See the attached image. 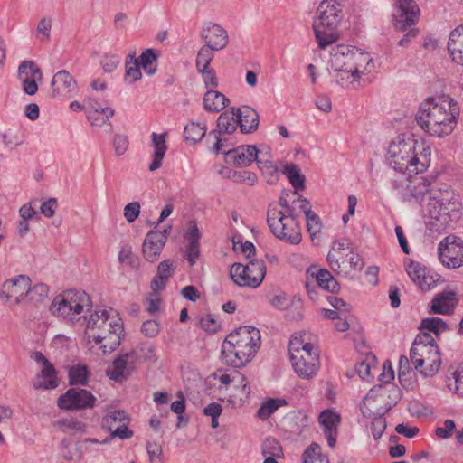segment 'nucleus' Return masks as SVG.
<instances>
[{
  "instance_id": "bf43d9fd",
  "label": "nucleus",
  "mask_w": 463,
  "mask_h": 463,
  "mask_svg": "<svg viewBox=\"0 0 463 463\" xmlns=\"http://www.w3.org/2000/svg\"><path fill=\"white\" fill-rule=\"evenodd\" d=\"M150 463H162V447L155 441H147L146 445Z\"/></svg>"
},
{
  "instance_id": "052dcab7",
  "label": "nucleus",
  "mask_w": 463,
  "mask_h": 463,
  "mask_svg": "<svg viewBox=\"0 0 463 463\" xmlns=\"http://www.w3.org/2000/svg\"><path fill=\"white\" fill-rule=\"evenodd\" d=\"M113 148L117 156H122L128 148L129 141L126 135L117 134L112 141Z\"/></svg>"
},
{
  "instance_id": "f3484780",
  "label": "nucleus",
  "mask_w": 463,
  "mask_h": 463,
  "mask_svg": "<svg viewBox=\"0 0 463 463\" xmlns=\"http://www.w3.org/2000/svg\"><path fill=\"white\" fill-rule=\"evenodd\" d=\"M19 78L22 80L23 90L33 96L38 90V82L43 80L41 69L32 61H24L18 67Z\"/></svg>"
},
{
  "instance_id": "8fccbe9b",
  "label": "nucleus",
  "mask_w": 463,
  "mask_h": 463,
  "mask_svg": "<svg viewBox=\"0 0 463 463\" xmlns=\"http://www.w3.org/2000/svg\"><path fill=\"white\" fill-rule=\"evenodd\" d=\"M214 52H216V50H213L209 46L203 45L200 48L195 61L197 71L210 69V64L214 57Z\"/></svg>"
},
{
  "instance_id": "ddd939ff",
  "label": "nucleus",
  "mask_w": 463,
  "mask_h": 463,
  "mask_svg": "<svg viewBox=\"0 0 463 463\" xmlns=\"http://www.w3.org/2000/svg\"><path fill=\"white\" fill-rule=\"evenodd\" d=\"M137 362L138 354L135 350L121 352L114 359L111 366L107 369L106 374L116 383L125 382L135 371Z\"/></svg>"
},
{
  "instance_id": "37998d69",
  "label": "nucleus",
  "mask_w": 463,
  "mask_h": 463,
  "mask_svg": "<svg viewBox=\"0 0 463 463\" xmlns=\"http://www.w3.org/2000/svg\"><path fill=\"white\" fill-rule=\"evenodd\" d=\"M137 59L139 60V65L143 68L147 75L152 76L156 73L158 59V55L156 50L146 49Z\"/></svg>"
},
{
  "instance_id": "f03ea898",
  "label": "nucleus",
  "mask_w": 463,
  "mask_h": 463,
  "mask_svg": "<svg viewBox=\"0 0 463 463\" xmlns=\"http://www.w3.org/2000/svg\"><path fill=\"white\" fill-rule=\"evenodd\" d=\"M431 149L423 140L405 135L398 136L387 149L386 159L396 172L419 174L427 170L430 164Z\"/></svg>"
},
{
  "instance_id": "0eeeda50",
  "label": "nucleus",
  "mask_w": 463,
  "mask_h": 463,
  "mask_svg": "<svg viewBox=\"0 0 463 463\" xmlns=\"http://www.w3.org/2000/svg\"><path fill=\"white\" fill-rule=\"evenodd\" d=\"M267 223L271 233L279 240L292 245L302 241L299 221L284 216L282 210L269 205L267 211Z\"/></svg>"
},
{
  "instance_id": "338daca9",
  "label": "nucleus",
  "mask_w": 463,
  "mask_h": 463,
  "mask_svg": "<svg viewBox=\"0 0 463 463\" xmlns=\"http://www.w3.org/2000/svg\"><path fill=\"white\" fill-rule=\"evenodd\" d=\"M202 74L205 87L209 90H213L218 86V80L214 71L210 68L204 71H198Z\"/></svg>"
},
{
  "instance_id": "4468645a",
  "label": "nucleus",
  "mask_w": 463,
  "mask_h": 463,
  "mask_svg": "<svg viewBox=\"0 0 463 463\" xmlns=\"http://www.w3.org/2000/svg\"><path fill=\"white\" fill-rule=\"evenodd\" d=\"M439 346L430 333L422 332L415 337L410 350V359L415 370L423 367V361L430 356V354L439 351Z\"/></svg>"
},
{
  "instance_id": "de8ad7c7",
  "label": "nucleus",
  "mask_w": 463,
  "mask_h": 463,
  "mask_svg": "<svg viewBox=\"0 0 463 463\" xmlns=\"http://www.w3.org/2000/svg\"><path fill=\"white\" fill-rule=\"evenodd\" d=\"M430 182L423 177H419L412 180L410 192V194H411V202H421L425 194L430 191Z\"/></svg>"
},
{
  "instance_id": "6e6552de",
  "label": "nucleus",
  "mask_w": 463,
  "mask_h": 463,
  "mask_svg": "<svg viewBox=\"0 0 463 463\" xmlns=\"http://www.w3.org/2000/svg\"><path fill=\"white\" fill-rule=\"evenodd\" d=\"M230 275L236 285L256 288L265 278L266 264L262 260H253L246 265L234 263L231 267Z\"/></svg>"
},
{
  "instance_id": "5fc2aeb1",
  "label": "nucleus",
  "mask_w": 463,
  "mask_h": 463,
  "mask_svg": "<svg viewBox=\"0 0 463 463\" xmlns=\"http://www.w3.org/2000/svg\"><path fill=\"white\" fill-rule=\"evenodd\" d=\"M262 454L265 456H281L282 447L274 438H267L261 446Z\"/></svg>"
},
{
  "instance_id": "58836bf2",
  "label": "nucleus",
  "mask_w": 463,
  "mask_h": 463,
  "mask_svg": "<svg viewBox=\"0 0 463 463\" xmlns=\"http://www.w3.org/2000/svg\"><path fill=\"white\" fill-rule=\"evenodd\" d=\"M302 463H329L319 444L312 442L302 454Z\"/></svg>"
},
{
  "instance_id": "423d86ee",
  "label": "nucleus",
  "mask_w": 463,
  "mask_h": 463,
  "mask_svg": "<svg viewBox=\"0 0 463 463\" xmlns=\"http://www.w3.org/2000/svg\"><path fill=\"white\" fill-rule=\"evenodd\" d=\"M92 303L90 296L82 290L70 289L55 297L50 306L52 315L73 322L84 311L90 310Z\"/></svg>"
},
{
  "instance_id": "4be33fe9",
  "label": "nucleus",
  "mask_w": 463,
  "mask_h": 463,
  "mask_svg": "<svg viewBox=\"0 0 463 463\" xmlns=\"http://www.w3.org/2000/svg\"><path fill=\"white\" fill-rule=\"evenodd\" d=\"M184 239L188 241L185 252V259L190 266H194L200 256L199 241L201 239V232L194 222H190L187 230L184 234Z\"/></svg>"
},
{
  "instance_id": "aec40b11",
  "label": "nucleus",
  "mask_w": 463,
  "mask_h": 463,
  "mask_svg": "<svg viewBox=\"0 0 463 463\" xmlns=\"http://www.w3.org/2000/svg\"><path fill=\"white\" fill-rule=\"evenodd\" d=\"M354 46L337 44L330 52V65L335 71L350 74L352 71Z\"/></svg>"
},
{
  "instance_id": "4c0bfd02",
  "label": "nucleus",
  "mask_w": 463,
  "mask_h": 463,
  "mask_svg": "<svg viewBox=\"0 0 463 463\" xmlns=\"http://www.w3.org/2000/svg\"><path fill=\"white\" fill-rule=\"evenodd\" d=\"M406 272L411 279L422 289L425 288V286L427 288H429L425 276L426 269L420 262L411 260L406 266Z\"/></svg>"
},
{
  "instance_id": "69168bd1",
  "label": "nucleus",
  "mask_w": 463,
  "mask_h": 463,
  "mask_svg": "<svg viewBox=\"0 0 463 463\" xmlns=\"http://www.w3.org/2000/svg\"><path fill=\"white\" fill-rule=\"evenodd\" d=\"M456 429V424L452 420H446L443 422V425L438 427L435 430V433L438 437L441 439H449L452 436L453 431Z\"/></svg>"
},
{
  "instance_id": "0e129e2a",
  "label": "nucleus",
  "mask_w": 463,
  "mask_h": 463,
  "mask_svg": "<svg viewBox=\"0 0 463 463\" xmlns=\"http://www.w3.org/2000/svg\"><path fill=\"white\" fill-rule=\"evenodd\" d=\"M386 429V420L383 416L376 417L371 424V432L375 440L379 439Z\"/></svg>"
},
{
  "instance_id": "e2e57ef3",
  "label": "nucleus",
  "mask_w": 463,
  "mask_h": 463,
  "mask_svg": "<svg viewBox=\"0 0 463 463\" xmlns=\"http://www.w3.org/2000/svg\"><path fill=\"white\" fill-rule=\"evenodd\" d=\"M140 214V204L138 202H132L124 207V217L128 222H134Z\"/></svg>"
},
{
  "instance_id": "6ab92c4d",
  "label": "nucleus",
  "mask_w": 463,
  "mask_h": 463,
  "mask_svg": "<svg viewBox=\"0 0 463 463\" xmlns=\"http://www.w3.org/2000/svg\"><path fill=\"white\" fill-rule=\"evenodd\" d=\"M420 8L414 0H398V14L394 15V26L405 31L419 20Z\"/></svg>"
},
{
  "instance_id": "f8f14e48",
  "label": "nucleus",
  "mask_w": 463,
  "mask_h": 463,
  "mask_svg": "<svg viewBox=\"0 0 463 463\" xmlns=\"http://www.w3.org/2000/svg\"><path fill=\"white\" fill-rule=\"evenodd\" d=\"M439 258L443 265L457 269L463 265V240L449 235L439 244Z\"/></svg>"
},
{
  "instance_id": "c03bdc74",
  "label": "nucleus",
  "mask_w": 463,
  "mask_h": 463,
  "mask_svg": "<svg viewBox=\"0 0 463 463\" xmlns=\"http://www.w3.org/2000/svg\"><path fill=\"white\" fill-rule=\"evenodd\" d=\"M412 180L407 176L392 180V188L403 202H411V186Z\"/></svg>"
},
{
  "instance_id": "6e6d98bb",
  "label": "nucleus",
  "mask_w": 463,
  "mask_h": 463,
  "mask_svg": "<svg viewBox=\"0 0 463 463\" xmlns=\"http://www.w3.org/2000/svg\"><path fill=\"white\" fill-rule=\"evenodd\" d=\"M306 221L307 231L311 239L314 240L315 236L321 232L323 223L320 220V217L314 212L308 213V215L306 217Z\"/></svg>"
},
{
  "instance_id": "f704fd0d",
  "label": "nucleus",
  "mask_w": 463,
  "mask_h": 463,
  "mask_svg": "<svg viewBox=\"0 0 463 463\" xmlns=\"http://www.w3.org/2000/svg\"><path fill=\"white\" fill-rule=\"evenodd\" d=\"M237 118L233 113H222L217 119V128L209 133L210 136L217 137V134H232L238 127Z\"/></svg>"
},
{
  "instance_id": "473e14b6",
  "label": "nucleus",
  "mask_w": 463,
  "mask_h": 463,
  "mask_svg": "<svg viewBox=\"0 0 463 463\" xmlns=\"http://www.w3.org/2000/svg\"><path fill=\"white\" fill-rule=\"evenodd\" d=\"M229 104L228 98L222 92L209 90L203 96V108L210 112H219Z\"/></svg>"
},
{
  "instance_id": "603ef678",
  "label": "nucleus",
  "mask_w": 463,
  "mask_h": 463,
  "mask_svg": "<svg viewBox=\"0 0 463 463\" xmlns=\"http://www.w3.org/2000/svg\"><path fill=\"white\" fill-rule=\"evenodd\" d=\"M118 261L122 264L129 266L133 269H138L140 266L139 258L135 255L131 248L123 247L118 253Z\"/></svg>"
},
{
  "instance_id": "e433bc0d",
  "label": "nucleus",
  "mask_w": 463,
  "mask_h": 463,
  "mask_svg": "<svg viewBox=\"0 0 463 463\" xmlns=\"http://www.w3.org/2000/svg\"><path fill=\"white\" fill-rule=\"evenodd\" d=\"M373 61L370 54L368 52H363L362 50L354 47V59L352 66V71L350 76L353 80H357L360 78V74L364 72V71L367 70V67Z\"/></svg>"
},
{
  "instance_id": "b1692460",
  "label": "nucleus",
  "mask_w": 463,
  "mask_h": 463,
  "mask_svg": "<svg viewBox=\"0 0 463 463\" xmlns=\"http://www.w3.org/2000/svg\"><path fill=\"white\" fill-rule=\"evenodd\" d=\"M233 115L236 116L238 125L242 133L255 131L259 125V115L255 109L249 106L241 109L232 108Z\"/></svg>"
},
{
  "instance_id": "c756f323",
  "label": "nucleus",
  "mask_w": 463,
  "mask_h": 463,
  "mask_svg": "<svg viewBox=\"0 0 463 463\" xmlns=\"http://www.w3.org/2000/svg\"><path fill=\"white\" fill-rule=\"evenodd\" d=\"M57 372L54 366L49 363L43 365L41 373L37 375L33 384L35 389H54L58 386Z\"/></svg>"
},
{
  "instance_id": "1a4fd4ad",
  "label": "nucleus",
  "mask_w": 463,
  "mask_h": 463,
  "mask_svg": "<svg viewBox=\"0 0 463 463\" xmlns=\"http://www.w3.org/2000/svg\"><path fill=\"white\" fill-rule=\"evenodd\" d=\"M461 203L455 197L442 198L433 203L429 210L430 217L439 222L442 229L451 228L461 216Z\"/></svg>"
},
{
  "instance_id": "ea45409f",
  "label": "nucleus",
  "mask_w": 463,
  "mask_h": 463,
  "mask_svg": "<svg viewBox=\"0 0 463 463\" xmlns=\"http://www.w3.org/2000/svg\"><path fill=\"white\" fill-rule=\"evenodd\" d=\"M139 60L135 57V54H128L125 62V80L132 84L139 80L142 77L140 71Z\"/></svg>"
},
{
  "instance_id": "2f4dec72",
  "label": "nucleus",
  "mask_w": 463,
  "mask_h": 463,
  "mask_svg": "<svg viewBox=\"0 0 463 463\" xmlns=\"http://www.w3.org/2000/svg\"><path fill=\"white\" fill-rule=\"evenodd\" d=\"M152 142L155 150L153 154V161L149 165V170L155 171L161 167L163 158L167 149L165 144V134L152 133Z\"/></svg>"
},
{
  "instance_id": "09e8293b",
  "label": "nucleus",
  "mask_w": 463,
  "mask_h": 463,
  "mask_svg": "<svg viewBox=\"0 0 463 463\" xmlns=\"http://www.w3.org/2000/svg\"><path fill=\"white\" fill-rule=\"evenodd\" d=\"M89 371L86 365L78 364L69 369V383L71 385H86Z\"/></svg>"
},
{
  "instance_id": "13d9d810",
  "label": "nucleus",
  "mask_w": 463,
  "mask_h": 463,
  "mask_svg": "<svg viewBox=\"0 0 463 463\" xmlns=\"http://www.w3.org/2000/svg\"><path fill=\"white\" fill-rule=\"evenodd\" d=\"M52 19L43 17L40 20L36 29V37L41 42H46L50 39V31L52 28Z\"/></svg>"
},
{
  "instance_id": "20e7f679",
  "label": "nucleus",
  "mask_w": 463,
  "mask_h": 463,
  "mask_svg": "<svg viewBox=\"0 0 463 463\" xmlns=\"http://www.w3.org/2000/svg\"><path fill=\"white\" fill-rule=\"evenodd\" d=\"M342 5L337 0H323L317 10V19L313 24L318 46L326 49L338 39L336 28L341 21Z\"/></svg>"
},
{
  "instance_id": "72a5a7b5",
  "label": "nucleus",
  "mask_w": 463,
  "mask_h": 463,
  "mask_svg": "<svg viewBox=\"0 0 463 463\" xmlns=\"http://www.w3.org/2000/svg\"><path fill=\"white\" fill-rule=\"evenodd\" d=\"M311 276L315 277L316 282L322 289L331 293H337L340 290L338 281L326 269H318L316 272H311Z\"/></svg>"
},
{
  "instance_id": "c85d7f7f",
  "label": "nucleus",
  "mask_w": 463,
  "mask_h": 463,
  "mask_svg": "<svg viewBox=\"0 0 463 463\" xmlns=\"http://www.w3.org/2000/svg\"><path fill=\"white\" fill-rule=\"evenodd\" d=\"M53 95H66L76 90V81L65 70L58 71L52 80Z\"/></svg>"
},
{
  "instance_id": "c9c22d12",
  "label": "nucleus",
  "mask_w": 463,
  "mask_h": 463,
  "mask_svg": "<svg viewBox=\"0 0 463 463\" xmlns=\"http://www.w3.org/2000/svg\"><path fill=\"white\" fill-rule=\"evenodd\" d=\"M282 173L286 175L291 185L295 188L294 195L298 191L305 189L306 177L300 173L299 168L293 163H287L282 169Z\"/></svg>"
},
{
  "instance_id": "864d4df0",
  "label": "nucleus",
  "mask_w": 463,
  "mask_h": 463,
  "mask_svg": "<svg viewBox=\"0 0 463 463\" xmlns=\"http://www.w3.org/2000/svg\"><path fill=\"white\" fill-rule=\"evenodd\" d=\"M288 194H282L279 199V204L283 209L282 214L298 220V212L297 204H293V200H288Z\"/></svg>"
},
{
  "instance_id": "79ce46f5",
  "label": "nucleus",
  "mask_w": 463,
  "mask_h": 463,
  "mask_svg": "<svg viewBox=\"0 0 463 463\" xmlns=\"http://www.w3.org/2000/svg\"><path fill=\"white\" fill-rule=\"evenodd\" d=\"M206 131L205 123L190 122L184 127V137L186 141L195 144L205 136Z\"/></svg>"
},
{
  "instance_id": "774afa93",
  "label": "nucleus",
  "mask_w": 463,
  "mask_h": 463,
  "mask_svg": "<svg viewBox=\"0 0 463 463\" xmlns=\"http://www.w3.org/2000/svg\"><path fill=\"white\" fill-rule=\"evenodd\" d=\"M454 385H455V392L463 397V366H458L457 370L452 373Z\"/></svg>"
},
{
  "instance_id": "a19ab883",
  "label": "nucleus",
  "mask_w": 463,
  "mask_h": 463,
  "mask_svg": "<svg viewBox=\"0 0 463 463\" xmlns=\"http://www.w3.org/2000/svg\"><path fill=\"white\" fill-rule=\"evenodd\" d=\"M441 365L440 352L435 351L423 361V367L418 370L424 377H432L438 373Z\"/></svg>"
},
{
  "instance_id": "bb28decb",
  "label": "nucleus",
  "mask_w": 463,
  "mask_h": 463,
  "mask_svg": "<svg viewBox=\"0 0 463 463\" xmlns=\"http://www.w3.org/2000/svg\"><path fill=\"white\" fill-rule=\"evenodd\" d=\"M227 156L233 161L234 165L240 167L250 165L257 159L259 150L255 146H240L225 152Z\"/></svg>"
},
{
  "instance_id": "cd10ccee",
  "label": "nucleus",
  "mask_w": 463,
  "mask_h": 463,
  "mask_svg": "<svg viewBox=\"0 0 463 463\" xmlns=\"http://www.w3.org/2000/svg\"><path fill=\"white\" fill-rule=\"evenodd\" d=\"M447 48L453 61L463 65V24L450 32Z\"/></svg>"
},
{
  "instance_id": "dca6fc26",
  "label": "nucleus",
  "mask_w": 463,
  "mask_h": 463,
  "mask_svg": "<svg viewBox=\"0 0 463 463\" xmlns=\"http://www.w3.org/2000/svg\"><path fill=\"white\" fill-rule=\"evenodd\" d=\"M30 278L25 275H19L14 279L5 281L0 290V299L8 301L14 299L16 304L21 303L27 298Z\"/></svg>"
},
{
  "instance_id": "39448f33",
  "label": "nucleus",
  "mask_w": 463,
  "mask_h": 463,
  "mask_svg": "<svg viewBox=\"0 0 463 463\" xmlns=\"http://www.w3.org/2000/svg\"><path fill=\"white\" fill-rule=\"evenodd\" d=\"M288 349L292 367L299 377L310 379L317 375L320 368L319 354L312 344L293 336Z\"/></svg>"
},
{
  "instance_id": "7ed1b4c3",
  "label": "nucleus",
  "mask_w": 463,
  "mask_h": 463,
  "mask_svg": "<svg viewBox=\"0 0 463 463\" xmlns=\"http://www.w3.org/2000/svg\"><path fill=\"white\" fill-rule=\"evenodd\" d=\"M99 329V332L89 335L93 341L99 345L103 354H109L116 350L121 343L124 327L121 318L110 316L108 310H98L91 314L87 321V329Z\"/></svg>"
},
{
  "instance_id": "9d476101",
  "label": "nucleus",
  "mask_w": 463,
  "mask_h": 463,
  "mask_svg": "<svg viewBox=\"0 0 463 463\" xmlns=\"http://www.w3.org/2000/svg\"><path fill=\"white\" fill-rule=\"evenodd\" d=\"M260 346V345L222 343V362L234 368H241L252 360Z\"/></svg>"
},
{
  "instance_id": "f257e3e1",
  "label": "nucleus",
  "mask_w": 463,
  "mask_h": 463,
  "mask_svg": "<svg viewBox=\"0 0 463 463\" xmlns=\"http://www.w3.org/2000/svg\"><path fill=\"white\" fill-rule=\"evenodd\" d=\"M459 115L458 103L451 97L444 95L430 97L421 102L415 119L426 134L441 138L454 131Z\"/></svg>"
},
{
  "instance_id": "680f3d73",
  "label": "nucleus",
  "mask_w": 463,
  "mask_h": 463,
  "mask_svg": "<svg viewBox=\"0 0 463 463\" xmlns=\"http://www.w3.org/2000/svg\"><path fill=\"white\" fill-rule=\"evenodd\" d=\"M120 62V57L116 54H105L101 61L100 65L105 72L110 73L116 70Z\"/></svg>"
},
{
  "instance_id": "4d7b16f0",
  "label": "nucleus",
  "mask_w": 463,
  "mask_h": 463,
  "mask_svg": "<svg viewBox=\"0 0 463 463\" xmlns=\"http://www.w3.org/2000/svg\"><path fill=\"white\" fill-rule=\"evenodd\" d=\"M255 162L262 173L265 171L272 173L278 172V167L274 165L273 161L270 160L268 152L264 153L262 150H259Z\"/></svg>"
},
{
  "instance_id": "2eb2a0df",
  "label": "nucleus",
  "mask_w": 463,
  "mask_h": 463,
  "mask_svg": "<svg viewBox=\"0 0 463 463\" xmlns=\"http://www.w3.org/2000/svg\"><path fill=\"white\" fill-rule=\"evenodd\" d=\"M96 398L85 389L71 388L58 399V406L61 409L73 411L92 408Z\"/></svg>"
},
{
  "instance_id": "a18cd8bd",
  "label": "nucleus",
  "mask_w": 463,
  "mask_h": 463,
  "mask_svg": "<svg viewBox=\"0 0 463 463\" xmlns=\"http://www.w3.org/2000/svg\"><path fill=\"white\" fill-rule=\"evenodd\" d=\"M114 109L109 107L101 110L91 109L86 111L88 120L92 126L101 127L109 122V118L114 115Z\"/></svg>"
},
{
  "instance_id": "a878e982",
  "label": "nucleus",
  "mask_w": 463,
  "mask_h": 463,
  "mask_svg": "<svg viewBox=\"0 0 463 463\" xmlns=\"http://www.w3.org/2000/svg\"><path fill=\"white\" fill-rule=\"evenodd\" d=\"M212 377L219 381V390H228V387L232 383H238L239 385L237 388H241V392L245 397H248L250 392V388L248 382L246 381L245 376L238 372H234L232 374H229L222 370H218L212 373Z\"/></svg>"
},
{
  "instance_id": "393cba45",
  "label": "nucleus",
  "mask_w": 463,
  "mask_h": 463,
  "mask_svg": "<svg viewBox=\"0 0 463 463\" xmlns=\"http://www.w3.org/2000/svg\"><path fill=\"white\" fill-rule=\"evenodd\" d=\"M162 235L156 232V230L149 231L142 244L144 258L149 262H155L159 258L165 246L163 241L159 240Z\"/></svg>"
},
{
  "instance_id": "7c9ffc66",
  "label": "nucleus",
  "mask_w": 463,
  "mask_h": 463,
  "mask_svg": "<svg viewBox=\"0 0 463 463\" xmlns=\"http://www.w3.org/2000/svg\"><path fill=\"white\" fill-rule=\"evenodd\" d=\"M456 305L454 292H442L438 294L431 301V311L434 314L449 315Z\"/></svg>"
},
{
  "instance_id": "412c9836",
  "label": "nucleus",
  "mask_w": 463,
  "mask_h": 463,
  "mask_svg": "<svg viewBox=\"0 0 463 463\" xmlns=\"http://www.w3.org/2000/svg\"><path fill=\"white\" fill-rule=\"evenodd\" d=\"M318 421L328 447L335 448L338 437V427L341 423L340 414L330 409H326L320 412Z\"/></svg>"
},
{
  "instance_id": "5701e85b",
  "label": "nucleus",
  "mask_w": 463,
  "mask_h": 463,
  "mask_svg": "<svg viewBox=\"0 0 463 463\" xmlns=\"http://www.w3.org/2000/svg\"><path fill=\"white\" fill-rule=\"evenodd\" d=\"M223 343H240L248 345H260V333L254 326H240L230 333Z\"/></svg>"
},
{
  "instance_id": "a211bd4d",
  "label": "nucleus",
  "mask_w": 463,
  "mask_h": 463,
  "mask_svg": "<svg viewBox=\"0 0 463 463\" xmlns=\"http://www.w3.org/2000/svg\"><path fill=\"white\" fill-rule=\"evenodd\" d=\"M200 37L204 41L205 46L216 51L223 50L229 43L227 31L220 24L212 22L203 24Z\"/></svg>"
},
{
  "instance_id": "9b49d317",
  "label": "nucleus",
  "mask_w": 463,
  "mask_h": 463,
  "mask_svg": "<svg viewBox=\"0 0 463 463\" xmlns=\"http://www.w3.org/2000/svg\"><path fill=\"white\" fill-rule=\"evenodd\" d=\"M130 418L123 410L108 411L102 418L101 428L109 432V439L118 438L122 440L133 437L134 432L129 430Z\"/></svg>"
},
{
  "instance_id": "3c124183",
  "label": "nucleus",
  "mask_w": 463,
  "mask_h": 463,
  "mask_svg": "<svg viewBox=\"0 0 463 463\" xmlns=\"http://www.w3.org/2000/svg\"><path fill=\"white\" fill-rule=\"evenodd\" d=\"M49 288L44 283H38L33 287H31V282L29 283V289L27 290V298L32 303L42 302L48 294Z\"/></svg>"
},
{
  "instance_id": "49530a36",
  "label": "nucleus",
  "mask_w": 463,
  "mask_h": 463,
  "mask_svg": "<svg viewBox=\"0 0 463 463\" xmlns=\"http://www.w3.org/2000/svg\"><path fill=\"white\" fill-rule=\"evenodd\" d=\"M286 404L287 402L284 399L269 398L260 405L256 415L260 420H268L279 407Z\"/></svg>"
}]
</instances>
